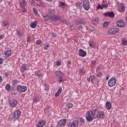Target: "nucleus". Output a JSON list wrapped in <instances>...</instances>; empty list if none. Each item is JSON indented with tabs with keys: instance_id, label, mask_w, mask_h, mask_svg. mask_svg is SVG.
<instances>
[{
	"instance_id": "1",
	"label": "nucleus",
	"mask_w": 127,
	"mask_h": 127,
	"mask_svg": "<svg viewBox=\"0 0 127 127\" xmlns=\"http://www.w3.org/2000/svg\"><path fill=\"white\" fill-rule=\"evenodd\" d=\"M86 119L87 122L90 123L94 120V119H104L105 117V113L104 111H98L97 109H93L90 111H87L86 114Z\"/></svg>"
},
{
	"instance_id": "2",
	"label": "nucleus",
	"mask_w": 127,
	"mask_h": 127,
	"mask_svg": "<svg viewBox=\"0 0 127 127\" xmlns=\"http://www.w3.org/2000/svg\"><path fill=\"white\" fill-rule=\"evenodd\" d=\"M16 91L17 92H18V93H24L27 91V87L18 85L16 86Z\"/></svg>"
},
{
	"instance_id": "3",
	"label": "nucleus",
	"mask_w": 127,
	"mask_h": 127,
	"mask_svg": "<svg viewBox=\"0 0 127 127\" xmlns=\"http://www.w3.org/2000/svg\"><path fill=\"white\" fill-rule=\"evenodd\" d=\"M8 105L10 108H15L18 105V101L17 100L10 99L8 100Z\"/></svg>"
},
{
	"instance_id": "4",
	"label": "nucleus",
	"mask_w": 127,
	"mask_h": 127,
	"mask_svg": "<svg viewBox=\"0 0 127 127\" xmlns=\"http://www.w3.org/2000/svg\"><path fill=\"white\" fill-rule=\"evenodd\" d=\"M116 84H117V79L114 77H112L108 81V86L109 87H114L116 85Z\"/></svg>"
},
{
	"instance_id": "5",
	"label": "nucleus",
	"mask_w": 127,
	"mask_h": 127,
	"mask_svg": "<svg viewBox=\"0 0 127 127\" xmlns=\"http://www.w3.org/2000/svg\"><path fill=\"white\" fill-rule=\"evenodd\" d=\"M83 7L85 10L90 9V1H89V0H84L83 1Z\"/></svg>"
},
{
	"instance_id": "6",
	"label": "nucleus",
	"mask_w": 127,
	"mask_h": 127,
	"mask_svg": "<svg viewBox=\"0 0 127 127\" xmlns=\"http://www.w3.org/2000/svg\"><path fill=\"white\" fill-rule=\"evenodd\" d=\"M66 122L67 119H66L61 120L58 122V126L59 127H65Z\"/></svg>"
},
{
	"instance_id": "7",
	"label": "nucleus",
	"mask_w": 127,
	"mask_h": 127,
	"mask_svg": "<svg viewBox=\"0 0 127 127\" xmlns=\"http://www.w3.org/2000/svg\"><path fill=\"white\" fill-rule=\"evenodd\" d=\"M78 55L80 57H85L87 55V52L82 49H79L78 50Z\"/></svg>"
},
{
	"instance_id": "8",
	"label": "nucleus",
	"mask_w": 127,
	"mask_h": 127,
	"mask_svg": "<svg viewBox=\"0 0 127 127\" xmlns=\"http://www.w3.org/2000/svg\"><path fill=\"white\" fill-rule=\"evenodd\" d=\"M13 116L15 119H18L21 116V111L20 110H16L14 111Z\"/></svg>"
},
{
	"instance_id": "9",
	"label": "nucleus",
	"mask_w": 127,
	"mask_h": 127,
	"mask_svg": "<svg viewBox=\"0 0 127 127\" xmlns=\"http://www.w3.org/2000/svg\"><path fill=\"white\" fill-rule=\"evenodd\" d=\"M79 122L77 120H74L72 123H69L68 127H78Z\"/></svg>"
},
{
	"instance_id": "10",
	"label": "nucleus",
	"mask_w": 127,
	"mask_h": 127,
	"mask_svg": "<svg viewBox=\"0 0 127 127\" xmlns=\"http://www.w3.org/2000/svg\"><path fill=\"white\" fill-rule=\"evenodd\" d=\"M108 32L110 34H116L119 32V29L117 28H114L111 29H110L108 31Z\"/></svg>"
},
{
	"instance_id": "11",
	"label": "nucleus",
	"mask_w": 127,
	"mask_h": 127,
	"mask_svg": "<svg viewBox=\"0 0 127 127\" xmlns=\"http://www.w3.org/2000/svg\"><path fill=\"white\" fill-rule=\"evenodd\" d=\"M61 19V17L60 16H51V20L52 21H59V20H60Z\"/></svg>"
},
{
	"instance_id": "12",
	"label": "nucleus",
	"mask_w": 127,
	"mask_h": 127,
	"mask_svg": "<svg viewBox=\"0 0 127 127\" xmlns=\"http://www.w3.org/2000/svg\"><path fill=\"white\" fill-rule=\"evenodd\" d=\"M26 70H27V64H23L21 66L20 71L21 73H23V72L26 71Z\"/></svg>"
},
{
	"instance_id": "13",
	"label": "nucleus",
	"mask_w": 127,
	"mask_h": 127,
	"mask_svg": "<svg viewBox=\"0 0 127 127\" xmlns=\"http://www.w3.org/2000/svg\"><path fill=\"white\" fill-rule=\"evenodd\" d=\"M117 25L119 27H125L126 24L122 20H119L117 22Z\"/></svg>"
},
{
	"instance_id": "14",
	"label": "nucleus",
	"mask_w": 127,
	"mask_h": 127,
	"mask_svg": "<svg viewBox=\"0 0 127 127\" xmlns=\"http://www.w3.org/2000/svg\"><path fill=\"white\" fill-rule=\"evenodd\" d=\"M104 15H105V16H108V17H115V13H114V12H105L104 13Z\"/></svg>"
},
{
	"instance_id": "15",
	"label": "nucleus",
	"mask_w": 127,
	"mask_h": 127,
	"mask_svg": "<svg viewBox=\"0 0 127 127\" xmlns=\"http://www.w3.org/2000/svg\"><path fill=\"white\" fill-rule=\"evenodd\" d=\"M46 125L45 121H40L38 123L37 127H44Z\"/></svg>"
},
{
	"instance_id": "16",
	"label": "nucleus",
	"mask_w": 127,
	"mask_h": 127,
	"mask_svg": "<svg viewBox=\"0 0 127 127\" xmlns=\"http://www.w3.org/2000/svg\"><path fill=\"white\" fill-rule=\"evenodd\" d=\"M76 24H85L86 22H85V20H84L83 19H77L75 21Z\"/></svg>"
},
{
	"instance_id": "17",
	"label": "nucleus",
	"mask_w": 127,
	"mask_h": 127,
	"mask_svg": "<svg viewBox=\"0 0 127 127\" xmlns=\"http://www.w3.org/2000/svg\"><path fill=\"white\" fill-rule=\"evenodd\" d=\"M27 3H26V1H25V0H22L19 4V6L20 7H24V6H26V5Z\"/></svg>"
},
{
	"instance_id": "18",
	"label": "nucleus",
	"mask_w": 127,
	"mask_h": 127,
	"mask_svg": "<svg viewBox=\"0 0 127 127\" xmlns=\"http://www.w3.org/2000/svg\"><path fill=\"white\" fill-rule=\"evenodd\" d=\"M11 83L12 84V86H13V87H15V86L18 85V80L17 79H14L12 80Z\"/></svg>"
},
{
	"instance_id": "19",
	"label": "nucleus",
	"mask_w": 127,
	"mask_h": 127,
	"mask_svg": "<svg viewBox=\"0 0 127 127\" xmlns=\"http://www.w3.org/2000/svg\"><path fill=\"white\" fill-rule=\"evenodd\" d=\"M55 74L57 76V77H58V78H60V77H62V76L63 75V72H61V71L60 70H58L55 72Z\"/></svg>"
},
{
	"instance_id": "20",
	"label": "nucleus",
	"mask_w": 127,
	"mask_h": 127,
	"mask_svg": "<svg viewBox=\"0 0 127 127\" xmlns=\"http://www.w3.org/2000/svg\"><path fill=\"white\" fill-rule=\"evenodd\" d=\"M35 74L36 76H37L38 77V78H40V77H43V74L40 70L36 71Z\"/></svg>"
},
{
	"instance_id": "21",
	"label": "nucleus",
	"mask_w": 127,
	"mask_h": 127,
	"mask_svg": "<svg viewBox=\"0 0 127 127\" xmlns=\"http://www.w3.org/2000/svg\"><path fill=\"white\" fill-rule=\"evenodd\" d=\"M118 10L120 12H124L125 11V5L124 4L121 5L118 7Z\"/></svg>"
},
{
	"instance_id": "22",
	"label": "nucleus",
	"mask_w": 127,
	"mask_h": 127,
	"mask_svg": "<svg viewBox=\"0 0 127 127\" xmlns=\"http://www.w3.org/2000/svg\"><path fill=\"white\" fill-rule=\"evenodd\" d=\"M62 92V88L60 87L58 89L57 92L55 93V97H58V96H59L61 94Z\"/></svg>"
},
{
	"instance_id": "23",
	"label": "nucleus",
	"mask_w": 127,
	"mask_h": 127,
	"mask_svg": "<svg viewBox=\"0 0 127 127\" xmlns=\"http://www.w3.org/2000/svg\"><path fill=\"white\" fill-rule=\"evenodd\" d=\"M92 22L93 24H98L99 19L98 18H94L92 19Z\"/></svg>"
},
{
	"instance_id": "24",
	"label": "nucleus",
	"mask_w": 127,
	"mask_h": 127,
	"mask_svg": "<svg viewBox=\"0 0 127 127\" xmlns=\"http://www.w3.org/2000/svg\"><path fill=\"white\" fill-rule=\"evenodd\" d=\"M104 7H107V6H106V4H102L101 5L100 4H98V6L97 7V9H103Z\"/></svg>"
},
{
	"instance_id": "25",
	"label": "nucleus",
	"mask_w": 127,
	"mask_h": 127,
	"mask_svg": "<svg viewBox=\"0 0 127 127\" xmlns=\"http://www.w3.org/2000/svg\"><path fill=\"white\" fill-rule=\"evenodd\" d=\"M106 108L108 110H110L111 108H112V104H111V102L110 101H108L106 102Z\"/></svg>"
},
{
	"instance_id": "26",
	"label": "nucleus",
	"mask_w": 127,
	"mask_h": 127,
	"mask_svg": "<svg viewBox=\"0 0 127 127\" xmlns=\"http://www.w3.org/2000/svg\"><path fill=\"white\" fill-rule=\"evenodd\" d=\"M5 89L7 91H11V86H10V84H6Z\"/></svg>"
},
{
	"instance_id": "27",
	"label": "nucleus",
	"mask_w": 127,
	"mask_h": 127,
	"mask_svg": "<svg viewBox=\"0 0 127 127\" xmlns=\"http://www.w3.org/2000/svg\"><path fill=\"white\" fill-rule=\"evenodd\" d=\"M76 7L79 9H82V6L81 5V3L79 2H77L75 4Z\"/></svg>"
},
{
	"instance_id": "28",
	"label": "nucleus",
	"mask_w": 127,
	"mask_h": 127,
	"mask_svg": "<svg viewBox=\"0 0 127 127\" xmlns=\"http://www.w3.org/2000/svg\"><path fill=\"white\" fill-rule=\"evenodd\" d=\"M44 19L45 20H48L50 18H51V15H50L49 14H47L46 16H43Z\"/></svg>"
},
{
	"instance_id": "29",
	"label": "nucleus",
	"mask_w": 127,
	"mask_h": 127,
	"mask_svg": "<svg viewBox=\"0 0 127 127\" xmlns=\"http://www.w3.org/2000/svg\"><path fill=\"white\" fill-rule=\"evenodd\" d=\"M3 26H9V23L7 21L4 20L2 22Z\"/></svg>"
},
{
	"instance_id": "30",
	"label": "nucleus",
	"mask_w": 127,
	"mask_h": 127,
	"mask_svg": "<svg viewBox=\"0 0 127 127\" xmlns=\"http://www.w3.org/2000/svg\"><path fill=\"white\" fill-rule=\"evenodd\" d=\"M5 55L6 56H11V51L8 50L5 52Z\"/></svg>"
},
{
	"instance_id": "31",
	"label": "nucleus",
	"mask_w": 127,
	"mask_h": 127,
	"mask_svg": "<svg viewBox=\"0 0 127 127\" xmlns=\"http://www.w3.org/2000/svg\"><path fill=\"white\" fill-rule=\"evenodd\" d=\"M44 89L45 91H48L49 90V86L46 83L43 84Z\"/></svg>"
},
{
	"instance_id": "32",
	"label": "nucleus",
	"mask_w": 127,
	"mask_h": 127,
	"mask_svg": "<svg viewBox=\"0 0 127 127\" xmlns=\"http://www.w3.org/2000/svg\"><path fill=\"white\" fill-rule=\"evenodd\" d=\"M66 107L67 109H71V108H73V104L71 103H68L66 105Z\"/></svg>"
},
{
	"instance_id": "33",
	"label": "nucleus",
	"mask_w": 127,
	"mask_h": 127,
	"mask_svg": "<svg viewBox=\"0 0 127 127\" xmlns=\"http://www.w3.org/2000/svg\"><path fill=\"white\" fill-rule=\"evenodd\" d=\"M33 101L35 104H36L38 101H39V99L38 98V97L35 96L33 98Z\"/></svg>"
},
{
	"instance_id": "34",
	"label": "nucleus",
	"mask_w": 127,
	"mask_h": 127,
	"mask_svg": "<svg viewBox=\"0 0 127 127\" xmlns=\"http://www.w3.org/2000/svg\"><path fill=\"white\" fill-rule=\"evenodd\" d=\"M66 5V4L64 2H59V6L61 7H64Z\"/></svg>"
},
{
	"instance_id": "35",
	"label": "nucleus",
	"mask_w": 127,
	"mask_h": 127,
	"mask_svg": "<svg viewBox=\"0 0 127 127\" xmlns=\"http://www.w3.org/2000/svg\"><path fill=\"white\" fill-rule=\"evenodd\" d=\"M49 12L51 14H55V9L50 8L49 9Z\"/></svg>"
},
{
	"instance_id": "36",
	"label": "nucleus",
	"mask_w": 127,
	"mask_h": 127,
	"mask_svg": "<svg viewBox=\"0 0 127 127\" xmlns=\"http://www.w3.org/2000/svg\"><path fill=\"white\" fill-rule=\"evenodd\" d=\"M108 26H109V22L105 21L103 24V27H105V28H108Z\"/></svg>"
},
{
	"instance_id": "37",
	"label": "nucleus",
	"mask_w": 127,
	"mask_h": 127,
	"mask_svg": "<svg viewBox=\"0 0 127 127\" xmlns=\"http://www.w3.org/2000/svg\"><path fill=\"white\" fill-rule=\"evenodd\" d=\"M58 79H59V83H62L64 81V79L62 78V76L60 77H58Z\"/></svg>"
},
{
	"instance_id": "38",
	"label": "nucleus",
	"mask_w": 127,
	"mask_h": 127,
	"mask_svg": "<svg viewBox=\"0 0 127 127\" xmlns=\"http://www.w3.org/2000/svg\"><path fill=\"white\" fill-rule=\"evenodd\" d=\"M50 109V106H48L46 107V108L44 110L45 113H48L49 112V110Z\"/></svg>"
},
{
	"instance_id": "39",
	"label": "nucleus",
	"mask_w": 127,
	"mask_h": 127,
	"mask_svg": "<svg viewBox=\"0 0 127 127\" xmlns=\"http://www.w3.org/2000/svg\"><path fill=\"white\" fill-rule=\"evenodd\" d=\"M89 46H90V47L93 48V47H94V46H95V42H90Z\"/></svg>"
},
{
	"instance_id": "40",
	"label": "nucleus",
	"mask_w": 127,
	"mask_h": 127,
	"mask_svg": "<svg viewBox=\"0 0 127 127\" xmlns=\"http://www.w3.org/2000/svg\"><path fill=\"white\" fill-rule=\"evenodd\" d=\"M30 26L31 28H35V27H36V24L35 23H31L30 24Z\"/></svg>"
},
{
	"instance_id": "41",
	"label": "nucleus",
	"mask_w": 127,
	"mask_h": 127,
	"mask_svg": "<svg viewBox=\"0 0 127 127\" xmlns=\"http://www.w3.org/2000/svg\"><path fill=\"white\" fill-rule=\"evenodd\" d=\"M127 43V41L126 39H122V45H126Z\"/></svg>"
},
{
	"instance_id": "42",
	"label": "nucleus",
	"mask_w": 127,
	"mask_h": 127,
	"mask_svg": "<svg viewBox=\"0 0 127 127\" xmlns=\"http://www.w3.org/2000/svg\"><path fill=\"white\" fill-rule=\"evenodd\" d=\"M90 78H91V81L93 82V81L96 79V76L95 75H91Z\"/></svg>"
},
{
	"instance_id": "43",
	"label": "nucleus",
	"mask_w": 127,
	"mask_h": 127,
	"mask_svg": "<svg viewBox=\"0 0 127 127\" xmlns=\"http://www.w3.org/2000/svg\"><path fill=\"white\" fill-rule=\"evenodd\" d=\"M102 75H103V73H102V72H101L100 71L97 72L96 73V75L97 76V77H102Z\"/></svg>"
},
{
	"instance_id": "44",
	"label": "nucleus",
	"mask_w": 127,
	"mask_h": 127,
	"mask_svg": "<svg viewBox=\"0 0 127 127\" xmlns=\"http://www.w3.org/2000/svg\"><path fill=\"white\" fill-rule=\"evenodd\" d=\"M79 121L81 123V124H85V120L83 118H79Z\"/></svg>"
},
{
	"instance_id": "45",
	"label": "nucleus",
	"mask_w": 127,
	"mask_h": 127,
	"mask_svg": "<svg viewBox=\"0 0 127 127\" xmlns=\"http://www.w3.org/2000/svg\"><path fill=\"white\" fill-rule=\"evenodd\" d=\"M61 22L62 23H64V24H67V20H66V19H64L61 20Z\"/></svg>"
},
{
	"instance_id": "46",
	"label": "nucleus",
	"mask_w": 127,
	"mask_h": 127,
	"mask_svg": "<svg viewBox=\"0 0 127 127\" xmlns=\"http://www.w3.org/2000/svg\"><path fill=\"white\" fill-rule=\"evenodd\" d=\"M77 30H79L80 31H82V30H83V27H82V25H80L79 27L77 28Z\"/></svg>"
},
{
	"instance_id": "47",
	"label": "nucleus",
	"mask_w": 127,
	"mask_h": 127,
	"mask_svg": "<svg viewBox=\"0 0 127 127\" xmlns=\"http://www.w3.org/2000/svg\"><path fill=\"white\" fill-rule=\"evenodd\" d=\"M33 12H34V13L35 14H37V9H36V8H33Z\"/></svg>"
},
{
	"instance_id": "48",
	"label": "nucleus",
	"mask_w": 127,
	"mask_h": 127,
	"mask_svg": "<svg viewBox=\"0 0 127 127\" xmlns=\"http://www.w3.org/2000/svg\"><path fill=\"white\" fill-rule=\"evenodd\" d=\"M56 36H57V34H56V33H53L52 34V37H53L54 38H55V37H56Z\"/></svg>"
},
{
	"instance_id": "49",
	"label": "nucleus",
	"mask_w": 127,
	"mask_h": 127,
	"mask_svg": "<svg viewBox=\"0 0 127 127\" xmlns=\"http://www.w3.org/2000/svg\"><path fill=\"white\" fill-rule=\"evenodd\" d=\"M27 42H30V37L29 35H28L27 37Z\"/></svg>"
},
{
	"instance_id": "50",
	"label": "nucleus",
	"mask_w": 127,
	"mask_h": 127,
	"mask_svg": "<svg viewBox=\"0 0 127 127\" xmlns=\"http://www.w3.org/2000/svg\"><path fill=\"white\" fill-rule=\"evenodd\" d=\"M36 44L39 45L40 44V43H41V40H38L36 42Z\"/></svg>"
},
{
	"instance_id": "51",
	"label": "nucleus",
	"mask_w": 127,
	"mask_h": 127,
	"mask_svg": "<svg viewBox=\"0 0 127 127\" xmlns=\"http://www.w3.org/2000/svg\"><path fill=\"white\" fill-rule=\"evenodd\" d=\"M3 37H4V35L0 34V40H1V39H3Z\"/></svg>"
},
{
	"instance_id": "52",
	"label": "nucleus",
	"mask_w": 127,
	"mask_h": 127,
	"mask_svg": "<svg viewBox=\"0 0 127 127\" xmlns=\"http://www.w3.org/2000/svg\"><path fill=\"white\" fill-rule=\"evenodd\" d=\"M4 76H5V77H8V75H9V73H8V72H5L4 73Z\"/></svg>"
},
{
	"instance_id": "53",
	"label": "nucleus",
	"mask_w": 127,
	"mask_h": 127,
	"mask_svg": "<svg viewBox=\"0 0 127 127\" xmlns=\"http://www.w3.org/2000/svg\"><path fill=\"white\" fill-rule=\"evenodd\" d=\"M57 66H61V62H59V61H58L57 62Z\"/></svg>"
},
{
	"instance_id": "54",
	"label": "nucleus",
	"mask_w": 127,
	"mask_h": 127,
	"mask_svg": "<svg viewBox=\"0 0 127 127\" xmlns=\"http://www.w3.org/2000/svg\"><path fill=\"white\" fill-rule=\"evenodd\" d=\"M40 6H41V7H43L44 6V5L43 4V2H39Z\"/></svg>"
},
{
	"instance_id": "55",
	"label": "nucleus",
	"mask_w": 127,
	"mask_h": 127,
	"mask_svg": "<svg viewBox=\"0 0 127 127\" xmlns=\"http://www.w3.org/2000/svg\"><path fill=\"white\" fill-rule=\"evenodd\" d=\"M2 63H3V59L0 58V65L2 64Z\"/></svg>"
},
{
	"instance_id": "56",
	"label": "nucleus",
	"mask_w": 127,
	"mask_h": 127,
	"mask_svg": "<svg viewBox=\"0 0 127 127\" xmlns=\"http://www.w3.org/2000/svg\"><path fill=\"white\" fill-rule=\"evenodd\" d=\"M17 35H18L19 36H22V33H21V32H17Z\"/></svg>"
},
{
	"instance_id": "57",
	"label": "nucleus",
	"mask_w": 127,
	"mask_h": 127,
	"mask_svg": "<svg viewBox=\"0 0 127 127\" xmlns=\"http://www.w3.org/2000/svg\"><path fill=\"white\" fill-rule=\"evenodd\" d=\"M70 29H71V30H74V26H71L70 27Z\"/></svg>"
},
{
	"instance_id": "58",
	"label": "nucleus",
	"mask_w": 127,
	"mask_h": 127,
	"mask_svg": "<svg viewBox=\"0 0 127 127\" xmlns=\"http://www.w3.org/2000/svg\"><path fill=\"white\" fill-rule=\"evenodd\" d=\"M1 82H2V77H1V76H0V83Z\"/></svg>"
},
{
	"instance_id": "59",
	"label": "nucleus",
	"mask_w": 127,
	"mask_h": 127,
	"mask_svg": "<svg viewBox=\"0 0 127 127\" xmlns=\"http://www.w3.org/2000/svg\"><path fill=\"white\" fill-rule=\"evenodd\" d=\"M87 81H88V82H90L91 81V78L88 77L87 78Z\"/></svg>"
},
{
	"instance_id": "60",
	"label": "nucleus",
	"mask_w": 127,
	"mask_h": 127,
	"mask_svg": "<svg viewBox=\"0 0 127 127\" xmlns=\"http://www.w3.org/2000/svg\"><path fill=\"white\" fill-rule=\"evenodd\" d=\"M46 47H47V48H48L49 47V44L47 43V44H46Z\"/></svg>"
},
{
	"instance_id": "61",
	"label": "nucleus",
	"mask_w": 127,
	"mask_h": 127,
	"mask_svg": "<svg viewBox=\"0 0 127 127\" xmlns=\"http://www.w3.org/2000/svg\"><path fill=\"white\" fill-rule=\"evenodd\" d=\"M35 3V2L34 1V0H32L31 1V4H34Z\"/></svg>"
},
{
	"instance_id": "62",
	"label": "nucleus",
	"mask_w": 127,
	"mask_h": 127,
	"mask_svg": "<svg viewBox=\"0 0 127 127\" xmlns=\"http://www.w3.org/2000/svg\"><path fill=\"white\" fill-rule=\"evenodd\" d=\"M47 1H49V2H52V0H46Z\"/></svg>"
},
{
	"instance_id": "63",
	"label": "nucleus",
	"mask_w": 127,
	"mask_h": 127,
	"mask_svg": "<svg viewBox=\"0 0 127 127\" xmlns=\"http://www.w3.org/2000/svg\"><path fill=\"white\" fill-rule=\"evenodd\" d=\"M80 73H83V69H80Z\"/></svg>"
},
{
	"instance_id": "64",
	"label": "nucleus",
	"mask_w": 127,
	"mask_h": 127,
	"mask_svg": "<svg viewBox=\"0 0 127 127\" xmlns=\"http://www.w3.org/2000/svg\"><path fill=\"white\" fill-rule=\"evenodd\" d=\"M115 59H118V56H115Z\"/></svg>"
}]
</instances>
